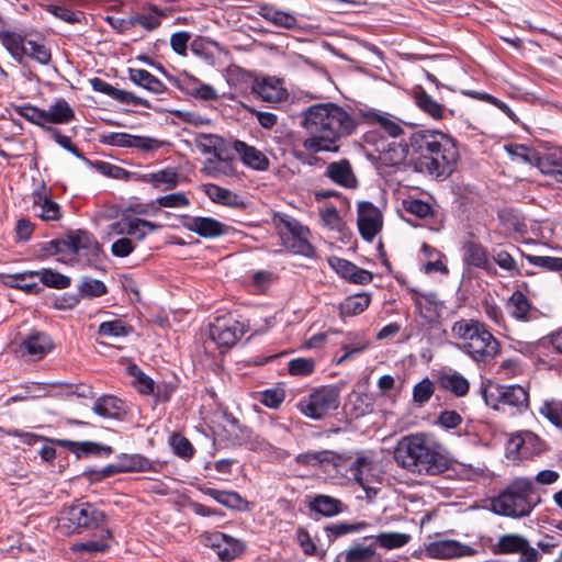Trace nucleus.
<instances>
[{
	"instance_id": "4d7b16f0",
	"label": "nucleus",
	"mask_w": 562,
	"mask_h": 562,
	"mask_svg": "<svg viewBox=\"0 0 562 562\" xmlns=\"http://www.w3.org/2000/svg\"><path fill=\"white\" fill-rule=\"evenodd\" d=\"M435 383L428 378L422 380L413 387V402L423 406L426 404L435 393Z\"/></svg>"
},
{
	"instance_id": "f8f14e48",
	"label": "nucleus",
	"mask_w": 562,
	"mask_h": 562,
	"mask_svg": "<svg viewBox=\"0 0 562 562\" xmlns=\"http://www.w3.org/2000/svg\"><path fill=\"white\" fill-rule=\"evenodd\" d=\"M507 454L514 459H529L543 451V442L532 431L514 434L507 442Z\"/></svg>"
},
{
	"instance_id": "c756f323",
	"label": "nucleus",
	"mask_w": 562,
	"mask_h": 562,
	"mask_svg": "<svg viewBox=\"0 0 562 562\" xmlns=\"http://www.w3.org/2000/svg\"><path fill=\"white\" fill-rule=\"evenodd\" d=\"M112 533L109 528H102L94 539L88 541H80L71 544L70 549L75 553L93 554L98 552H105L110 548V539Z\"/></svg>"
},
{
	"instance_id": "a18cd8bd",
	"label": "nucleus",
	"mask_w": 562,
	"mask_h": 562,
	"mask_svg": "<svg viewBox=\"0 0 562 562\" xmlns=\"http://www.w3.org/2000/svg\"><path fill=\"white\" fill-rule=\"evenodd\" d=\"M204 193L215 203L223 204L226 206H237L239 196L217 184L209 183L203 186Z\"/></svg>"
},
{
	"instance_id": "bb28decb",
	"label": "nucleus",
	"mask_w": 562,
	"mask_h": 562,
	"mask_svg": "<svg viewBox=\"0 0 562 562\" xmlns=\"http://www.w3.org/2000/svg\"><path fill=\"white\" fill-rule=\"evenodd\" d=\"M308 509L324 517L331 518L344 510L340 499L325 494H316L308 502Z\"/></svg>"
},
{
	"instance_id": "39448f33",
	"label": "nucleus",
	"mask_w": 562,
	"mask_h": 562,
	"mask_svg": "<svg viewBox=\"0 0 562 562\" xmlns=\"http://www.w3.org/2000/svg\"><path fill=\"white\" fill-rule=\"evenodd\" d=\"M532 491V482L529 479L518 477L498 496L491 499V509L501 516L512 518L526 517L533 508L530 501Z\"/></svg>"
},
{
	"instance_id": "3c124183",
	"label": "nucleus",
	"mask_w": 562,
	"mask_h": 562,
	"mask_svg": "<svg viewBox=\"0 0 562 562\" xmlns=\"http://www.w3.org/2000/svg\"><path fill=\"white\" fill-rule=\"evenodd\" d=\"M539 414L552 425L562 428V400L550 398L542 402Z\"/></svg>"
},
{
	"instance_id": "4be33fe9",
	"label": "nucleus",
	"mask_w": 562,
	"mask_h": 562,
	"mask_svg": "<svg viewBox=\"0 0 562 562\" xmlns=\"http://www.w3.org/2000/svg\"><path fill=\"white\" fill-rule=\"evenodd\" d=\"M201 172L213 179L231 177L236 175L235 160L229 157L228 151L222 156H213L204 161Z\"/></svg>"
},
{
	"instance_id": "338daca9",
	"label": "nucleus",
	"mask_w": 562,
	"mask_h": 562,
	"mask_svg": "<svg viewBox=\"0 0 562 562\" xmlns=\"http://www.w3.org/2000/svg\"><path fill=\"white\" fill-rule=\"evenodd\" d=\"M315 369V361L310 358H295L289 362L291 375H310Z\"/></svg>"
},
{
	"instance_id": "a19ab883",
	"label": "nucleus",
	"mask_w": 562,
	"mask_h": 562,
	"mask_svg": "<svg viewBox=\"0 0 562 562\" xmlns=\"http://www.w3.org/2000/svg\"><path fill=\"white\" fill-rule=\"evenodd\" d=\"M371 302V296L367 293H357L347 296L339 304V312L341 316H356L364 312Z\"/></svg>"
},
{
	"instance_id": "393cba45",
	"label": "nucleus",
	"mask_w": 562,
	"mask_h": 562,
	"mask_svg": "<svg viewBox=\"0 0 562 562\" xmlns=\"http://www.w3.org/2000/svg\"><path fill=\"white\" fill-rule=\"evenodd\" d=\"M252 91L266 102H280L288 97L281 81L276 78L257 80L252 86Z\"/></svg>"
},
{
	"instance_id": "2f4dec72",
	"label": "nucleus",
	"mask_w": 562,
	"mask_h": 562,
	"mask_svg": "<svg viewBox=\"0 0 562 562\" xmlns=\"http://www.w3.org/2000/svg\"><path fill=\"white\" fill-rule=\"evenodd\" d=\"M58 443L61 447L68 448L72 453H75L78 458L87 457L90 454L99 456H110L112 453V448L106 445H100L92 441H70V440H58Z\"/></svg>"
},
{
	"instance_id": "5701e85b",
	"label": "nucleus",
	"mask_w": 562,
	"mask_h": 562,
	"mask_svg": "<svg viewBox=\"0 0 562 562\" xmlns=\"http://www.w3.org/2000/svg\"><path fill=\"white\" fill-rule=\"evenodd\" d=\"M330 265L342 278L356 284H368L373 279L370 271L361 269L348 260L334 258L330 260Z\"/></svg>"
},
{
	"instance_id": "0e129e2a",
	"label": "nucleus",
	"mask_w": 562,
	"mask_h": 562,
	"mask_svg": "<svg viewBox=\"0 0 562 562\" xmlns=\"http://www.w3.org/2000/svg\"><path fill=\"white\" fill-rule=\"evenodd\" d=\"M527 260L529 263L546 270L562 271V258L528 255Z\"/></svg>"
},
{
	"instance_id": "69168bd1",
	"label": "nucleus",
	"mask_w": 562,
	"mask_h": 562,
	"mask_svg": "<svg viewBox=\"0 0 562 562\" xmlns=\"http://www.w3.org/2000/svg\"><path fill=\"white\" fill-rule=\"evenodd\" d=\"M93 167L100 171L102 175L108 176L113 179H122L127 180L130 178V172L122 167L112 165L105 161H94Z\"/></svg>"
},
{
	"instance_id": "49530a36",
	"label": "nucleus",
	"mask_w": 562,
	"mask_h": 562,
	"mask_svg": "<svg viewBox=\"0 0 562 562\" xmlns=\"http://www.w3.org/2000/svg\"><path fill=\"white\" fill-rule=\"evenodd\" d=\"M25 40L26 36L14 32L0 33V42L8 49L11 56L19 61H21L25 56Z\"/></svg>"
},
{
	"instance_id": "774afa93",
	"label": "nucleus",
	"mask_w": 562,
	"mask_h": 562,
	"mask_svg": "<svg viewBox=\"0 0 562 562\" xmlns=\"http://www.w3.org/2000/svg\"><path fill=\"white\" fill-rule=\"evenodd\" d=\"M171 447L173 452L181 458L189 459L193 456L194 449L191 442L183 436L175 434L171 437Z\"/></svg>"
},
{
	"instance_id": "6ab92c4d",
	"label": "nucleus",
	"mask_w": 562,
	"mask_h": 562,
	"mask_svg": "<svg viewBox=\"0 0 562 562\" xmlns=\"http://www.w3.org/2000/svg\"><path fill=\"white\" fill-rule=\"evenodd\" d=\"M232 149H234L240 157V160L247 167L265 171L269 168L268 157L259 149L254 146L246 144L239 139L232 140Z\"/></svg>"
},
{
	"instance_id": "412c9836",
	"label": "nucleus",
	"mask_w": 562,
	"mask_h": 562,
	"mask_svg": "<svg viewBox=\"0 0 562 562\" xmlns=\"http://www.w3.org/2000/svg\"><path fill=\"white\" fill-rule=\"evenodd\" d=\"M497 402L517 408H527L529 404L528 391L521 385H497L494 387Z\"/></svg>"
},
{
	"instance_id": "5fc2aeb1",
	"label": "nucleus",
	"mask_w": 562,
	"mask_h": 562,
	"mask_svg": "<svg viewBox=\"0 0 562 562\" xmlns=\"http://www.w3.org/2000/svg\"><path fill=\"white\" fill-rule=\"evenodd\" d=\"M214 551L222 561H231L241 553L243 546L238 540L225 535L221 547H217Z\"/></svg>"
},
{
	"instance_id": "72a5a7b5",
	"label": "nucleus",
	"mask_w": 562,
	"mask_h": 562,
	"mask_svg": "<svg viewBox=\"0 0 562 562\" xmlns=\"http://www.w3.org/2000/svg\"><path fill=\"white\" fill-rule=\"evenodd\" d=\"M528 539L519 533H506L491 546L494 554H516L522 550Z\"/></svg>"
},
{
	"instance_id": "a211bd4d",
	"label": "nucleus",
	"mask_w": 562,
	"mask_h": 562,
	"mask_svg": "<svg viewBox=\"0 0 562 562\" xmlns=\"http://www.w3.org/2000/svg\"><path fill=\"white\" fill-rule=\"evenodd\" d=\"M53 346V341L47 334L34 331L22 340L19 346V352L23 357L26 356L32 360H38L48 353Z\"/></svg>"
},
{
	"instance_id": "cd10ccee",
	"label": "nucleus",
	"mask_w": 562,
	"mask_h": 562,
	"mask_svg": "<svg viewBox=\"0 0 562 562\" xmlns=\"http://www.w3.org/2000/svg\"><path fill=\"white\" fill-rule=\"evenodd\" d=\"M509 315L518 322L531 319L532 305L529 299L519 290L512 293L505 304Z\"/></svg>"
},
{
	"instance_id": "ea45409f",
	"label": "nucleus",
	"mask_w": 562,
	"mask_h": 562,
	"mask_svg": "<svg viewBox=\"0 0 562 562\" xmlns=\"http://www.w3.org/2000/svg\"><path fill=\"white\" fill-rule=\"evenodd\" d=\"M75 254L77 256L90 258L99 255L101 248L97 239L86 231L75 232Z\"/></svg>"
},
{
	"instance_id": "79ce46f5",
	"label": "nucleus",
	"mask_w": 562,
	"mask_h": 562,
	"mask_svg": "<svg viewBox=\"0 0 562 562\" xmlns=\"http://www.w3.org/2000/svg\"><path fill=\"white\" fill-rule=\"evenodd\" d=\"M130 79L137 86L156 94L162 93L166 86L145 69H130Z\"/></svg>"
},
{
	"instance_id": "37998d69",
	"label": "nucleus",
	"mask_w": 562,
	"mask_h": 562,
	"mask_svg": "<svg viewBox=\"0 0 562 562\" xmlns=\"http://www.w3.org/2000/svg\"><path fill=\"white\" fill-rule=\"evenodd\" d=\"M345 562H380L373 543H357L345 552Z\"/></svg>"
},
{
	"instance_id": "de8ad7c7",
	"label": "nucleus",
	"mask_w": 562,
	"mask_h": 562,
	"mask_svg": "<svg viewBox=\"0 0 562 562\" xmlns=\"http://www.w3.org/2000/svg\"><path fill=\"white\" fill-rule=\"evenodd\" d=\"M25 56H29L42 65H47L52 59L50 49L44 44L43 40L26 36Z\"/></svg>"
},
{
	"instance_id": "c85d7f7f",
	"label": "nucleus",
	"mask_w": 562,
	"mask_h": 562,
	"mask_svg": "<svg viewBox=\"0 0 562 562\" xmlns=\"http://www.w3.org/2000/svg\"><path fill=\"white\" fill-rule=\"evenodd\" d=\"M413 99L418 109L431 119L438 121L445 117L446 108L441 103L437 102L422 87L418 86L414 89Z\"/></svg>"
},
{
	"instance_id": "20e7f679",
	"label": "nucleus",
	"mask_w": 562,
	"mask_h": 562,
	"mask_svg": "<svg viewBox=\"0 0 562 562\" xmlns=\"http://www.w3.org/2000/svg\"><path fill=\"white\" fill-rule=\"evenodd\" d=\"M161 228L160 224L140 217L124 216L108 226V239H114L111 254L117 258L130 256L136 248V243Z\"/></svg>"
},
{
	"instance_id": "9b49d317",
	"label": "nucleus",
	"mask_w": 562,
	"mask_h": 562,
	"mask_svg": "<svg viewBox=\"0 0 562 562\" xmlns=\"http://www.w3.org/2000/svg\"><path fill=\"white\" fill-rule=\"evenodd\" d=\"M327 459L325 465H331L337 474L349 480L352 479L359 484H362L363 473L371 471L373 464L372 460L364 454H360L352 460L330 451V457Z\"/></svg>"
},
{
	"instance_id": "c03bdc74",
	"label": "nucleus",
	"mask_w": 562,
	"mask_h": 562,
	"mask_svg": "<svg viewBox=\"0 0 562 562\" xmlns=\"http://www.w3.org/2000/svg\"><path fill=\"white\" fill-rule=\"evenodd\" d=\"M368 539H373L379 547L385 550H394L406 546L411 541L412 537L408 533L391 531L380 532L376 536L364 538V540Z\"/></svg>"
},
{
	"instance_id": "6e6552de",
	"label": "nucleus",
	"mask_w": 562,
	"mask_h": 562,
	"mask_svg": "<svg viewBox=\"0 0 562 562\" xmlns=\"http://www.w3.org/2000/svg\"><path fill=\"white\" fill-rule=\"evenodd\" d=\"M507 153L513 159L522 162L537 165L544 175H551L557 181L562 182V149L552 148L543 154H539L528 146L512 144L506 146Z\"/></svg>"
},
{
	"instance_id": "8fccbe9b",
	"label": "nucleus",
	"mask_w": 562,
	"mask_h": 562,
	"mask_svg": "<svg viewBox=\"0 0 562 562\" xmlns=\"http://www.w3.org/2000/svg\"><path fill=\"white\" fill-rule=\"evenodd\" d=\"M117 463L122 473L144 472L150 469V461L139 454H122L117 458Z\"/></svg>"
},
{
	"instance_id": "473e14b6",
	"label": "nucleus",
	"mask_w": 562,
	"mask_h": 562,
	"mask_svg": "<svg viewBox=\"0 0 562 562\" xmlns=\"http://www.w3.org/2000/svg\"><path fill=\"white\" fill-rule=\"evenodd\" d=\"M196 147L202 154H213V156L220 157L232 148V140H226L214 134H201L196 138Z\"/></svg>"
},
{
	"instance_id": "7c9ffc66",
	"label": "nucleus",
	"mask_w": 562,
	"mask_h": 562,
	"mask_svg": "<svg viewBox=\"0 0 562 562\" xmlns=\"http://www.w3.org/2000/svg\"><path fill=\"white\" fill-rule=\"evenodd\" d=\"M45 125L68 124L75 119V112L65 99L59 98L45 110Z\"/></svg>"
},
{
	"instance_id": "58836bf2",
	"label": "nucleus",
	"mask_w": 562,
	"mask_h": 562,
	"mask_svg": "<svg viewBox=\"0 0 562 562\" xmlns=\"http://www.w3.org/2000/svg\"><path fill=\"white\" fill-rule=\"evenodd\" d=\"M92 409L95 414L104 418H119L124 414L123 402L112 395L98 398Z\"/></svg>"
},
{
	"instance_id": "1a4fd4ad",
	"label": "nucleus",
	"mask_w": 562,
	"mask_h": 562,
	"mask_svg": "<svg viewBox=\"0 0 562 562\" xmlns=\"http://www.w3.org/2000/svg\"><path fill=\"white\" fill-rule=\"evenodd\" d=\"M340 402V387L324 385L314 390L308 396L300 400V412L313 419H321L336 411Z\"/></svg>"
},
{
	"instance_id": "dca6fc26",
	"label": "nucleus",
	"mask_w": 562,
	"mask_h": 562,
	"mask_svg": "<svg viewBox=\"0 0 562 562\" xmlns=\"http://www.w3.org/2000/svg\"><path fill=\"white\" fill-rule=\"evenodd\" d=\"M181 225L203 238H215L225 235L228 226L213 217L182 216Z\"/></svg>"
},
{
	"instance_id": "9d476101",
	"label": "nucleus",
	"mask_w": 562,
	"mask_h": 562,
	"mask_svg": "<svg viewBox=\"0 0 562 562\" xmlns=\"http://www.w3.org/2000/svg\"><path fill=\"white\" fill-rule=\"evenodd\" d=\"M245 333V324L232 315L216 317L209 326V337L218 348L229 349Z\"/></svg>"
},
{
	"instance_id": "7ed1b4c3",
	"label": "nucleus",
	"mask_w": 562,
	"mask_h": 562,
	"mask_svg": "<svg viewBox=\"0 0 562 562\" xmlns=\"http://www.w3.org/2000/svg\"><path fill=\"white\" fill-rule=\"evenodd\" d=\"M394 459L402 468L418 474L437 475L449 468L445 446L426 434L402 438L394 450Z\"/></svg>"
},
{
	"instance_id": "0eeeda50",
	"label": "nucleus",
	"mask_w": 562,
	"mask_h": 562,
	"mask_svg": "<svg viewBox=\"0 0 562 562\" xmlns=\"http://www.w3.org/2000/svg\"><path fill=\"white\" fill-rule=\"evenodd\" d=\"M273 223L282 244L292 252L304 257H313L315 249L308 240L310 229L296 218L288 214H276Z\"/></svg>"
},
{
	"instance_id": "f03ea898",
	"label": "nucleus",
	"mask_w": 562,
	"mask_h": 562,
	"mask_svg": "<svg viewBox=\"0 0 562 562\" xmlns=\"http://www.w3.org/2000/svg\"><path fill=\"white\" fill-rule=\"evenodd\" d=\"M302 126L308 134L303 147L313 153L337 151V142L351 135L357 120L345 108L334 103H316L303 112Z\"/></svg>"
},
{
	"instance_id": "e433bc0d",
	"label": "nucleus",
	"mask_w": 562,
	"mask_h": 562,
	"mask_svg": "<svg viewBox=\"0 0 562 562\" xmlns=\"http://www.w3.org/2000/svg\"><path fill=\"white\" fill-rule=\"evenodd\" d=\"M368 527L366 521L348 522L339 521L326 525L323 530L329 543L349 533L359 532Z\"/></svg>"
},
{
	"instance_id": "f704fd0d",
	"label": "nucleus",
	"mask_w": 562,
	"mask_h": 562,
	"mask_svg": "<svg viewBox=\"0 0 562 562\" xmlns=\"http://www.w3.org/2000/svg\"><path fill=\"white\" fill-rule=\"evenodd\" d=\"M427 554L436 559H451L462 555V546L456 540H437L426 548Z\"/></svg>"
},
{
	"instance_id": "052dcab7",
	"label": "nucleus",
	"mask_w": 562,
	"mask_h": 562,
	"mask_svg": "<svg viewBox=\"0 0 562 562\" xmlns=\"http://www.w3.org/2000/svg\"><path fill=\"white\" fill-rule=\"evenodd\" d=\"M403 209L418 218H427L434 214L431 205L418 199L404 200Z\"/></svg>"
},
{
	"instance_id": "bf43d9fd",
	"label": "nucleus",
	"mask_w": 562,
	"mask_h": 562,
	"mask_svg": "<svg viewBox=\"0 0 562 562\" xmlns=\"http://www.w3.org/2000/svg\"><path fill=\"white\" fill-rule=\"evenodd\" d=\"M128 373L134 378V385L140 393L151 394L154 392V380L146 375L136 364L128 367Z\"/></svg>"
},
{
	"instance_id": "c9c22d12",
	"label": "nucleus",
	"mask_w": 562,
	"mask_h": 562,
	"mask_svg": "<svg viewBox=\"0 0 562 562\" xmlns=\"http://www.w3.org/2000/svg\"><path fill=\"white\" fill-rule=\"evenodd\" d=\"M32 209L34 214L43 221H58L61 217L59 204L47 195H35Z\"/></svg>"
},
{
	"instance_id": "aec40b11",
	"label": "nucleus",
	"mask_w": 562,
	"mask_h": 562,
	"mask_svg": "<svg viewBox=\"0 0 562 562\" xmlns=\"http://www.w3.org/2000/svg\"><path fill=\"white\" fill-rule=\"evenodd\" d=\"M411 137L407 142H392L380 154V159L383 164L396 167L403 165L411 168Z\"/></svg>"
},
{
	"instance_id": "6e6d98bb",
	"label": "nucleus",
	"mask_w": 562,
	"mask_h": 562,
	"mask_svg": "<svg viewBox=\"0 0 562 562\" xmlns=\"http://www.w3.org/2000/svg\"><path fill=\"white\" fill-rule=\"evenodd\" d=\"M155 14H136L133 18V26L136 24L142 25L148 31L155 30L160 25V16H165L167 14V11L158 9L157 5H151L149 8Z\"/></svg>"
},
{
	"instance_id": "4c0bfd02",
	"label": "nucleus",
	"mask_w": 562,
	"mask_h": 562,
	"mask_svg": "<svg viewBox=\"0 0 562 562\" xmlns=\"http://www.w3.org/2000/svg\"><path fill=\"white\" fill-rule=\"evenodd\" d=\"M438 383L441 389L456 395L463 397L470 389L469 381L459 372L443 373L439 376Z\"/></svg>"
},
{
	"instance_id": "ddd939ff",
	"label": "nucleus",
	"mask_w": 562,
	"mask_h": 562,
	"mask_svg": "<svg viewBox=\"0 0 562 562\" xmlns=\"http://www.w3.org/2000/svg\"><path fill=\"white\" fill-rule=\"evenodd\" d=\"M227 432L232 436L234 443L246 445L254 451H268L270 443L260 436L256 435L248 426L241 425L233 415L225 417Z\"/></svg>"
},
{
	"instance_id": "f257e3e1",
	"label": "nucleus",
	"mask_w": 562,
	"mask_h": 562,
	"mask_svg": "<svg viewBox=\"0 0 562 562\" xmlns=\"http://www.w3.org/2000/svg\"><path fill=\"white\" fill-rule=\"evenodd\" d=\"M411 169L435 180L448 179L458 167L457 140L439 130H419L411 134Z\"/></svg>"
},
{
	"instance_id": "4468645a",
	"label": "nucleus",
	"mask_w": 562,
	"mask_h": 562,
	"mask_svg": "<svg viewBox=\"0 0 562 562\" xmlns=\"http://www.w3.org/2000/svg\"><path fill=\"white\" fill-rule=\"evenodd\" d=\"M462 350L475 362H484L495 358L499 353L501 345L486 327L480 334L479 338H475L470 344H463Z\"/></svg>"
},
{
	"instance_id": "b1692460",
	"label": "nucleus",
	"mask_w": 562,
	"mask_h": 562,
	"mask_svg": "<svg viewBox=\"0 0 562 562\" xmlns=\"http://www.w3.org/2000/svg\"><path fill=\"white\" fill-rule=\"evenodd\" d=\"M463 261L468 266L483 269L487 272L493 270V266L488 259L487 249L480 243L469 240L463 244Z\"/></svg>"
},
{
	"instance_id": "864d4df0",
	"label": "nucleus",
	"mask_w": 562,
	"mask_h": 562,
	"mask_svg": "<svg viewBox=\"0 0 562 562\" xmlns=\"http://www.w3.org/2000/svg\"><path fill=\"white\" fill-rule=\"evenodd\" d=\"M14 111L18 115L24 117L29 122L41 126L46 131V127L49 125H45V110L36 108L30 103L16 105Z\"/></svg>"
},
{
	"instance_id": "e2e57ef3",
	"label": "nucleus",
	"mask_w": 562,
	"mask_h": 562,
	"mask_svg": "<svg viewBox=\"0 0 562 562\" xmlns=\"http://www.w3.org/2000/svg\"><path fill=\"white\" fill-rule=\"evenodd\" d=\"M330 457V451H307L296 456L295 460L297 463L303 465H313V467H325L327 462V458Z\"/></svg>"
},
{
	"instance_id": "09e8293b",
	"label": "nucleus",
	"mask_w": 562,
	"mask_h": 562,
	"mask_svg": "<svg viewBox=\"0 0 562 562\" xmlns=\"http://www.w3.org/2000/svg\"><path fill=\"white\" fill-rule=\"evenodd\" d=\"M131 331L132 327L119 318L102 322L98 328L100 336L111 339L126 337Z\"/></svg>"
},
{
	"instance_id": "a878e982",
	"label": "nucleus",
	"mask_w": 562,
	"mask_h": 562,
	"mask_svg": "<svg viewBox=\"0 0 562 562\" xmlns=\"http://www.w3.org/2000/svg\"><path fill=\"white\" fill-rule=\"evenodd\" d=\"M486 328V325L477 319L461 318L453 323L451 334L453 338L470 344Z\"/></svg>"
},
{
	"instance_id": "13d9d810",
	"label": "nucleus",
	"mask_w": 562,
	"mask_h": 562,
	"mask_svg": "<svg viewBox=\"0 0 562 562\" xmlns=\"http://www.w3.org/2000/svg\"><path fill=\"white\" fill-rule=\"evenodd\" d=\"M78 290L85 297H98L108 292V289L102 281L92 278H83Z\"/></svg>"
},
{
	"instance_id": "423d86ee",
	"label": "nucleus",
	"mask_w": 562,
	"mask_h": 562,
	"mask_svg": "<svg viewBox=\"0 0 562 562\" xmlns=\"http://www.w3.org/2000/svg\"><path fill=\"white\" fill-rule=\"evenodd\" d=\"M57 528L65 535L108 528L105 514L90 503H78L65 507L57 518Z\"/></svg>"
},
{
	"instance_id": "2eb2a0df",
	"label": "nucleus",
	"mask_w": 562,
	"mask_h": 562,
	"mask_svg": "<svg viewBox=\"0 0 562 562\" xmlns=\"http://www.w3.org/2000/svg\"><path fill=\"white\" fill-rule=\"evenodd\" d=\"M382 224L383 218L379 207L368 201L358 203V228L363 239L371 241L381 231Z\"/></svg>"
},
{
	"instance_id": "603ef678",
	"label": "nucleus",
	"mask_w": 562,
	"mask_h": 562,
	"mask_svg": "<svg viewBox=\"0 0 562 562\" xmlns=\"http://www.w3.org/2000/svg\"><path fill=\"white\" fill-rule=\"evenodd\" d=\"M41 282L49 288L66 289L70 285V278L52 269L35 271Z\"/></svg>"
},
{
	"instance_id": "680f3d73",
	"label": "nucleus",
	"mask_w": 562,
	"mask_h": 562,
	"mask_svg": "<svg viewBox=\"0 0 562 562\" xmlns=\"http://www.w3.org/2000/svg\"><path fill=\"white\" fill-rule=\"evenodd\" d=\"M150 181L155 187H159L160 184H165L164 190L173 189L178 184V172L173 169H164L157 172H154L149 176Z\"/></svg>"
},
{
	"instance_id": "f3484780",
	"label": "nucleus",
	"mask_w": 562,
	"mask_h": 562,
	"mask_svg": "<svg viewBox=\"0 0 562 562\" xmlns=\"http://www.w3.org/2000/svg\"><path fill=\"white\" fill-rule=\"evenodd\" d=\"M324 176L335 184L345 189H357L359 181L348 159L329 162Z\"/></svg>"
}]
</instances>
